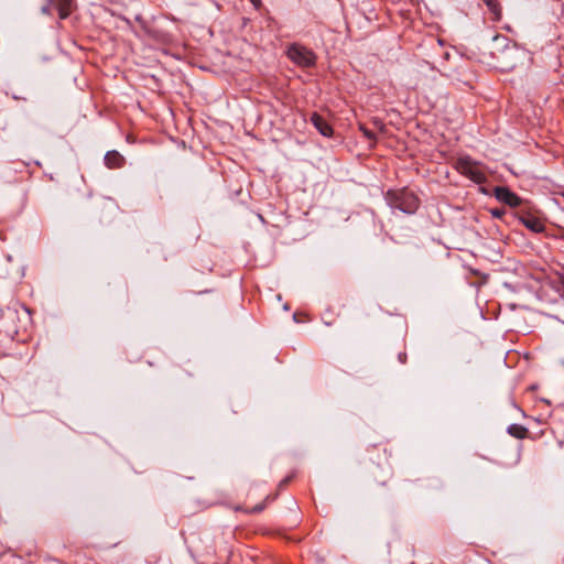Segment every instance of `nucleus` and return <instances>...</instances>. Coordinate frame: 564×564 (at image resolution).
<instances>
[{
	"label": "nucleus",
	"mask_w": 564,
	"mask_h": 564,
	"mask_svg": "<svg viewBox=\"0 0 564 564\" xmlns=\"http://www.w3.org/2000/svg\"><path fill=\"white\" fill-rule=\"evenodd\" d=\"M189 551L193 556L204 558L215 553V546L208 534H195L189 543Z\"/></svg>",
	"instance_id": "obj_2"
},
{
	"label": "nucleus",
	"mask_w": 564,
	"mask_h": 564,
	"mask_svg": "<svg viewBox=\"0 0 564 564\" xmlns=\"http://www.w3.org/2000/svg\"><path fill=\"white\" fill-rule=\"evenodd\" d=\"M311 122L314 127L319 131L321 134L325 137H329L333 133L332 127L327 123V121L318 113H313L311 117Z\"/></svg>",
	"instance_id": "obj_7"
},
{
	"label": "nucleus",
	"mask_w": 564,
	"mask_h": 564,
	"mask_svg": "<svg viewBox=\"0 0 564 564\" xmlns=\"http://www.w3.org/2000/svg\"><path fill=\"white\" fill-rule=\"evenodd\" d=\"M289 480H290L289 478L283 479V480L280 482V487L285 486V485L289 482Z\"/></svg>",
	"instance_id": "obj_16"
},
{
	"label": "nucleus",
	"mask_w": 564,
	"mask_h": 564,
	"mask_svg": "<svg viewBox=\"0 0 564 564\" xmlns=\"http://www.w3.org/2000/svg\"><path fill=\"white\" fill-rule=\"evenodd\" d=\"M508 433L516 438L522 440L527 437L528 429L520 424H511L508 427Z\"/></svg>",
	"instance_id": "obj_10"
},
{
	"label": "nucleus",
	"mask_w": 564,
	"mask_h": 564,
	"mask_svg": "<svg viewBox=\"0 0 564 564\" xmlns=\"http://www.w3.org/2000/svg\"><path fill=\"white\" fill-rule=\"evenodd\" d=\"M458 170L476 183L480 184L486 181V175L481 171L480 165L468 158L458 160Z\"/></svg>",
	"instance_id": "obj_4"
},
{
	"label": "nucleus",
	"mask_w": 564,
	"mask_h": 564,
	"mask_svg": "<svg viewBox=\"0 0 564 564\" xmlns=\"http://www.w3.org/2000/svg\"><path fill=\"white\" fill-rule=\"evenodd\" d=\"M360 130L362 131L364 135L371 140V141H375V134L372 131H370L369 129H367L365 126H360Z\"/></svg>",
	"instance_id": "obj_12"
},
{
	"label": "nucleus",
	"mask_w": 564,
	"mask_h": 564,
	"mask_svg": "<svg viewBox=\"0 0 564 564\" xmlns=\"http://www.w3.org/2000/svg\"><path fill=\"white\" fill-rule=\"evenodd\" d=\"M494 194L499 202H502L510 207H517L521 204V198L508 187L497 186L494 189Z\"/></svg>",
	"instance_id": "obj_5"
},
{
	"label": "nucleus",
	"mask_w": 564,
	"mask_h": 564,
	"mask_svg": "<svg viewBox=\"0 0 564 564\" xmlns=\"http://www.w3.org/2000/svg\"><path fill=\"white\" fill-rule=\"evenodd\" d=\"M256 9H259L262 6L261 0H249Z\"/></svg>",
	"instance_id": "obj_14"
},
{
	"label": "nucleus",
	"mask_w": 564,
	"mask_h": 564,
	"mask_svg": "<svg viewBox=\"0 0 564 564\" xmlns=\"http://www.w3.org/2000/svg\"><path fill=\"white\" fill-rule=\"evenodd\" d=\"M263 510V505H258L252 509V512H261Z\"/></svg>",
	"instance_id": "obj_15"
},
{
	"label": "nucleus",
	"mask_w": 564,
	"mask_h": 564,
	"mask_svg": "<svg viewBox=\"0 0 564 564\" xmlns=\"http://www.w3.org/2000/svg\"><path fill=\"white\" fill-rule=\"evenodd\" d=\"M123 161H124L123 156L117 151H109L105 155V164L109 169L121 167L123 164Z\"/></svg>",
	"instance_id": "obj_8"
},
{
	"label": "nucleus",
	"mask_w": 564,
	"mask_h": 564,
	"mask_svg": "<svg viewBox=\"0 0 564 564\" xmlns=\"http://www.w3.org/2000/svg\"><path fill=\"white\" fill-rule=\"evenodd\" d=\"M490 213L495 218H501L506 212L503 208H492Z\"/></svg>",
	"instance_id": "obj_13"
},
{
	"label": "nucleus",
	"mask_w": 564,
	"mask_h": 564,
	"mask_svg": "<svg viewBox=\"0 0 564 564\" xmlns=\"http://www.w3.org/2000/svg\"><path fill=\"white\" fill-rule=\"evenodd\" d=\"M521 221L528 229L532 230L533 232H542L544 230L543 223L539 218L531 215L521 217Z\"/></svg>",
	"instance_id": "obj_9"
},
{
	"label": "nucleus",
	"mask_w": 564,
	"mask_h": 564,
	"mask_svg": "<svg viewBox=\"0 0 564 564\" xmlns=\"http://www.w3.org/2000/svg\"><path fill=\"white\" fill-rule=\"evenodd\" d=\"M388 204L403 213L413 214L419 207V198L408 188L391 189L386 194Z\"/></svg>",
	"instance_id": "obj_1"
},
{
	"label": "nucleus",
	"mask_w": 564,
	"mask_h": 564,
	"mask_svg": "<svg viewBox=\"0 0 564 564\" xmlns=\"http://www.w3.org/2000/svg\"><path fill=\"white\" fill-rule=\"evenodd\" d=\"M288 56L292 62L302 67L313 66L316 59L315 54L311 50L297 44L289 47Z\"/></svg>",
	"instance_id": "obj_3"
},
{
	"label": "nucleus",
	"mask_w": 564,
	"mask_h": 564,
	"mask_svg": "<svg viewBox=\"0 0 564 564\" xmlns=\"http://www.w3.org/2000/svg\"><path fill=\"white\" fill-rule=\"evenodd\" d=\"M51 6H55L56 7V9L58 11L59 18L62 20H64L72 12L73 0H50L48 4L42 7V12L44 14H50L51 13Z\"/></svg>",
	"instance_id": "obj_6"
},
{
	"label": "nucleus",
	"mask_w": 564,
	"mask_h": 564,
	"mask_svg": "<svg viewBox=\"0 0 564 564\" xmlns=\"http://www.w3.org/2000/svg\"><path fill=\"white\" fill-rule=\"evenodd\" d=\"M487 7L494 12V13H497L498 12V3H497V0H482Z\"/></svg>",
	"instance_id": "obj_11"
}]
</instances>
